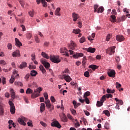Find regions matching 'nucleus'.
Wrapping results in <instances>:
<instances>
[{"label": "nucleus", "mask_w": 130, "mask_h": 130, "mask_svg": "<svg viewBox=\"0 0 130 130\" xmlns=\"http://www.w3.org/2000/svg\"><path fill=\"white\" fill-rule=\"evenodd\" d=\"M86 61H87V58L86 57V56H84L83 57V60L82 61V65L84 66L86 63Z\"/></svg>", "instance_id": "4c0bfd02"}, {"label": "nucleus", "mask_w": 130, "mask_h": 130, "mask_svg": "<svg viewBox=\"0 0 130 130\" xmlns=\"http://www.w3.org/2000/svg\"><path fill=\"white\" fill-rule=\"evenodd\" d=\"M8 49H12V44L9 43L7 45Z\"/></svg>", "instance_id": "774afa93"}, {"label": "nucleus", "mask_w": 130, "mask_h": 130, "mask_svg": "<svg viewBox=\"0 0 130 130\" xmlns=\"http://www.w3.org/2000/svg\"><path fill=\"white\" fill-rule=\"evenodd\" d=\"M14 82H15V78L14 77L13 78L12 76L10 80V83H11V84H13Z\"/></svg>", "instance_id": "e2e57ef3"}, {"label": "nucleus", "mask_w": 130, "mask_h": 130, "mask_svg": "<svg viewBox=\"0 0 130 130\" xmlns=\"http://www.w3.org/2000/svg\"><path fill=\"white\" fill-rule=\"evenodd\" d=\"M50 59L54 63H59V62H60V59H59V58L54 55H51L50 56Z\"/></svg>", "instance_id": "7ed1b4c3"}, {"label": "nucleus", "mask_w": 130, "mask_h": 130, "mask_svg": "<svg viewBox=\"0 0 130 130\" xmlns=\"http://www.w3.org/2000/svg\"><path fill=\"white\" fill-rule=\"evenodd\" d=\"M104 12V8L103 7H100L98 9L97 13H103Z\"/></svg>", "instance_id": "bb28decb"}, {"label": "nucleus", "mask_w": 130, "mask_h": 130, "mask_svg": "<svg viewBox=\"0 0 130 130\" xmlns=\"http://www.w3.org/2000/svg\"><path fill=\"white\" fill-rule=\"evenodd\" d=\"M89 68H90V69H92V70H93V71H95V70H97V69H98L99 67L96 65L91 64L89 66Z\"/></svg>", "instance_id": "a878e982"}, {"label": "nucleus", "mask_w": 130, "mask_h": 130, "mask_svg": "<svg viewBox=\"0 0 130 130\" xmlns=\"http://www.w3.org/2000/svg\"><path fill=\"white\" fill-rule=\"evenodd\" d=\"M91 93L89 91H86L84 94V98H87L88 96H90Z\"/></svg>", "instance_id": "58836bf2"}, {"label": "nucleus", "mask_w": 130, "mask_h": 130, "mask_svg": "<svg viewBox=\"0 0 130 130\" xmlns=\"http://www.w3.org/2000/svg\"><path fill=\"white\" fill-rule=\"evenodd\" d=\"M21 54L20 53V51L19 50H17L14 51L12 54V56L13 57H17V56H20Z\"/></svg>", "instance_id": "f3484780"}, {"label": "nucleus", "mask_w": 130, "mask_h": 130, "mask_svg": "<svg viewBox=\"0 0 130 130\" xmlns=\"http://www.w3.org/2000/svg\"><path fill=\"white\" fill-rule=\"evenodd\" d=\"M72 18H73L74 22H76L79 19V15L74 12L72 14Z\"/></svg>", "instance_id": "a211bd4d"}, {"label": "nucleus", "mask_w": 130, "mask_h": 130, "mask_svg": "<svg viewBox=\"0 0 130 130\" xmlns=\"http://www.w3.org/2000/svg\"><path fill=\"white\" fill-rule=\"evenodd\" d=\"M41 55L43 57H44V58H46L47 59H49V56H48V54H46V53L44 52H42Z\"/></svg>", "instance_id": "b1692460"}, {"label": "nucleus", "mask_w": 130, "mask_h": 130, "mask_svg": "<svg viewBox=\"0 0 130 130\" xmlns=\"http://www.w3.org/2000/svg\"><path fill=\"white\" fill-rule=\"evenodd\" d=\"M103 105V102H101V101H98L96 103V106L98 107H100Z\"/></svg>", "instance_id": "e433bc0d"}, {"label": "nucleus", "mask_w": 130, "mask_h": 130, "mask_svg": "<svg viewBox=\"0 0 130 130\" xmlns=\"http://www.w3.org/2000/svg\"><path fill=\"white\" fill-rule=\"evenodd\" d=\"M39 68L40 71H41V72H42V74H46V70H45V69H44V67L42 66V65L40 66Z\"/></svg>", "instance_id": "393cba45"}, {"label": "nucleus", "mask_w": 130, "mask_h": 130, "mask_svg": "<svg viewBox=\"0 0 130 130\" xmlns=\"http://www.w3.org/2000/svg\"><path fill=\"white\" fill-rule=\"evenodd\" d=\"M14 85H15L16 86H20V87H23V83L20 81L15 82Z\"/></svg>", "instance_id": "2f4dec72"}, {"label": "nucleus", "mask_w": 130, "mask_h": 130, "mask_svg": "<svg viewBox=\"0 0 130 130\" xmlns=\"http://www.w3.org/2000/svg\"><path fill=\"white\" fill-rule=\"evenodd\" d=\"M41 3L43 5V7L44 8H46L47 7V2L45 1V0H41Z\"/></svg>", "instance_id": "c756f323"}, {"label": "nucleus", "mask_w": 130, "mask_h": 130, "mask_svg": "<svg viewBox=\"0 0 130 130\" xmlns=\"http://www.w3.org/2000/svg\"><path fill=\"white\" fill-rule=\"evenodd\" d=\"M41 62H42V64L44 66L45 68L47 69L48 70L49 68H50V64L46 61V60L44 59H41Z\"/></svg>", "instance_id": "423d86ee"}, {"label": "nucleus", "mask_w": 130, "mask_h": 130, "mask_svg": "<svg viewBox=\"0 0 130 130\" xmlns=\"http://www.w3.org/2000/svg\"><path fill=\"white\" fill-rule=\"evenodd\" d=\"M41 91H42V88L41 87H39L37 89H35L33 93H32L31 94V98H32L33 99H35V98H37V97L39 96L40 94V92H41Z\"/></svg>", "instance_id": "f257e3e1"}, {"label": "nucleus", "mask_w": 130, "mask_h": 130, "mask_svg": "<svg viewBox=\"0 0 130 130\" xmlns=\"http://www.w3.org/2000/svg\"><path fill=\"white\" fill-rule=\"evenodd\" d=\"M103 113L107 115V116H110V113L108 110H106L103 111Z\"/></svg>", "instance_id": "ea45409f"}, {"label": "nucleus", "mask_w": 130, "mask_h": 130, "mask_svg": "<svg viewBox=\"0 0 130 130\" xmlns=\"http://www.w3.org/2000/svg\"><path fill=\"white\" fill-rule=\"evenodd\" d=\"M51 125L52 126H55L56 127H58V128H60L61 127V126L57 121L52 122Z\"/></svg>", "instance_id": "dca6fc26"}, {"label": "nucleus", "mask_w": 130, "mask_h": 130, "mask_svg": "<svg viewBox=\"0 0 130 130\" xmlns=\"http://www.w3.org/2000/svg\"><path fill=\"white\" fill-rule=\"evenodd\" d=\"M108 75L109 77H111V78H115V71L111 70L110 72H108Z\"/></svg>", "instance_id": "ddd939ff"}, {"label": "nucleus", "mask_w": 130, "mask_h": 130, "mask_svg": "<svg viewBox=\"0 0 130 130\" xmlns=\"http://www.w3.org/2000/svg\"><path fill=\"white\" fill-rule=\"evenodd\" d=\"M30 77V74H27L24 78L26 79V81H28V80L29 79V78Z\"/></svg>", "instance_id": "13d9d810"}, {"label": "nucleus", "mask_w": 130, "mask_h": 130, "mask_svg": "<svg viewBox=\"0 0 130 130\" xmlns=\"http://www.w3.org/2000/svg\"><path fill=\"white\" fill-rule=\"evenodd\" d=\"M44 96L45 97L46 101L48 100V94H47V92H45L44 93Z\"/></svg>", "instance_id": "3c124183"}, {"label": "nucleus", "mask_w": 130, "mask_h": 130, "mask_svg": "<svg viewBox=\"0 0 130 130\" xmlns=\"http://www.w3.org/2000/svg\"><path fill=\"white\" fill-rule=\"evenodd\" d=\"M126 17H127L128 18H130V14L123 15L121 17V20H119V22H121V21H124Z\"/></svg>", "instance_id": "4be33fe9"}, {"label": "nucleus", "mask_w": 130, "mask_h": 130, "mask_svg": "<svg viewBox=\"0 0 130 130\" xmlns=\"http://www.w3.org/2000/svg\"><path fill=\"white\" fill-rule=\"evenodd\" d=\"M84 54L82 53H76L73 55L74 58H79V57H84Z\"/></svg>", "instance_id": "9b49d317"}, {"label": "nucleus", "mask_w": 130, "mask_h": 130, "mask_svg": "<svg viewBox=\"0 0 130 130\" xmlns=\"http://www.w3.org/2000/svg\"><path fill=\"white\" fill-rule=\"evenodd\" d=\"M77 44L73 41H71V44L68 46L69 49H75Z\"/></svg>", "instance_id": "6e6552de"}, {"label": "nucleus", "mask_w": 130, "mask_h": 130, "mask_svg": "<svg viewBox=\"0 0 130 130\" xmlns=\"http://www.w3.org/2000/svg\"><path fill=\"white\" fill-rule=\"evenodd\" d=\"M62 77H63L61 78V80H63L64 79L66 82H68V83H70V82L72 81V78H71L69 75L62 74Z\"/></svg>", "instance_id": "0eeeda50"}, {"label": "nucleus", "mask_w": 130, "mask_h": 130, "mask_svg": "<svg viewBox=\"0 0 130 130\" xmlns=\"http://www.w3.org/2000/svg\"><path fill=\"white\" fill-rule=\"evenodd\" d=\"M111 19L110 20L113 22V23H115L116 22V17H115V15H111Z\"/></svg>", "instance_id": "cd10ccee"}, {"label": "nucleus", "mask_w": 130, "mask_h": 130, "mask_svg": "<svg viewBox=\"0 0 130 130\" xmlns=\"http://www.w3.org/2000/svg\"><path fill=\"white\" fill-rule=\"evenodd\" d=\"M106 95H104L101 99V102H104L106 100Z\"/></svg>", "instance_id": "37998d69"}, {"label": "nucleus", "mask_w": 130, "mask_h": 130, "mask_svg": "<svg viewBox=\"0 0 130 130\" xmlns=\"http://www.w3.org/2000/svg\"><path fill=\"white\" fill-rule=\"evenodd\" d=\"M85 98L84 100L86 104H89L90 103V100H89V99H88V98Z\"/></svg>", "instance_id": "69168bd1"}, {"label": "nucleus", "mask_w": 130, "mask_h": 130, "mask_svg": "<svg viewBox=\"0 0 130 130\" xmlns=\"http://www.w3.org/2000/svg\"><path fill=\"white\" fill-rule=\"evenodd\" d=\"M31 37H32V34H30V33L27 34L26 38L27 39H29V40L31 39Z\"/></svg>", "instance_id": "8fccbe9b"}, {"label": "nucleus", "mask_w": 130, "mask_h": 130, "mask_svg": "<svg viewBox=\"0 0 130 130\" xmlns=\"http://www.w3.org/2000/svg\"><path fill=\"white\" fill-rule=\"evenodd\" d=\"M115 48V46H113L109 49H107L106 52L107 54H109V55H112V54H114V52H115V51H114Z\"/></svg>", "instance_id": "39448f33"}, {"label": "nucleus", "mask_w": 130, "mask_h": 130, "mask_svg": "<svg viewBox=\"0 0 130 130\" xmlns=\"http://www.w3.org/2000/svg\"><path fill=\"white\" fill-rule=\"evenodd\" d=\"M116 87L117 88H120V87H121V84H120V83L117 82L116 83Z\"/></svg>", "instance_id": "bf43d9fd"}, {"label": "nucleus", "mask_w": 130, "mask_h": 130, "mask_svg": "<svg viewBox=\"0 0 130 130\" xmlns=\"http://www.w3.org/2000/svg\"><path fill=\"white\" fill-rule=\"evenodd\" d=\"M26 67H27V63H26L25 62H23V63L20 65L19 68L22 70V69H23V68H26Z\"/></svg>", "instance_id": "c85d7f7f"}, {"label": "nucleus", "mask_w": 130, "mask_h": 130, "mask_svg": "<svg viewBox=\"0 0 130 130\" xmlns=\"http://www.w3.org/2000/svg\"><path fill=\"white\" fill-rule=\"evenodd\" d=\"M12 77L14 79H18V78L20 77V75H19V74H18V71H17L16 70H14Z\"/></svg>", "instance_id": "4468645a"}, {"label": "nucleus", "mask_w": 130, "mask_h": 130, "mask_svg": "<svg viewBox=\"0 0 130 130\" xmlns=\"http://www.w3.org/2000/svg\"><path fill=\"white\" fill-rule=\"evenodd\" d=\"M18 2L20 4L22 8H24V7H25V1H24V0H18Z\"/></svg>", "instance_id": "c9c22d12"}, {"label": "nucleus", "mask_w": 130, "mask_h": 130, "mask_svg": "<svg viewBox=\"0 0 130 130\" xmlns=\"http://www.w3.org/2000/svg\"><path fill=\"white\" fill-rule=\"evenodd\" d=\"M60 53H64L66 56H70L69 53L67 52V48H63L60 50Z\"/></svg>", "instance_id": "2eb2a0df"}, {"label": "nucleus", "mask_w": 130, "mask_h": 130, "mask_svg": "<svg viewBox=\"0 0 130 130\" xmlns=\"http://www.w3.org/2000/svg\"><path fill=\"white\" fill-rule=\"evenodd\" d=\"M86 41V39L84 37H82V38H80V40L79 41V42L80 43H84Z\"/></svg>", "instance_id": "a19ab883"}, {"label": "nucleus", "mask_w": 130, "mask_h": 130, "mask_svg": "<svg viewBox=\"0 0 130 130\" xmlns=\"http://www.w3.org/2000/svg\"><path fill=\"white\" fill-rule=\"evenodd\" d=\"M10 112L11 114H15L16 112V108H15V106L10 107Z\"/></svg>", "instance_id": "5701e85b"}, {"label": "nucleus", "mask_w": 130, "mask_h": 130, "mask_svg": "<svg viewBox=\"0 0 130 130\" xmlns=\"http://www.w3.org/2000/svg\"><path fill=\"white\" fill-rule=\"evenodd\" d=\"M10 93L12 99H15V98H16V93H15V91H14V89H11L10 90Z\"/></svg>", "instance_id": "412c9836"}, {"label": "nucleus", "mask_w": 130, "mask_h": 130, "mask_svg": "<svg viewBox=\"0 0 130 130\" xmlns=\"http://www.w3.org/2000/svg\"><path fill=\"white\" fill-rule=\"evenodd\" d=\"M84 112L85 114L86 115H87V116H89V115H90V112H89L88 111L84 110Z\"/></svg>", "instance_id": "338daca9"}, {"label": "nucleus", "mask_w": 130, "mask_h": 130, "mask_svg": "<svg viewBox=\"0 0 130 130\" xmlns=\"http://www.w3.org/2000/svg\"><path fill=\"white\" fill-rule=\"evenodd\" d=\"M115 60L117 63H119V61H120V58H119V56H116Z\"/></svg>", "instance_id": "de8ad7c7"}, {"label": "nucleus", "mask_w": 130, "mask_h": 130, "mask_svg": "<svg viewBox=\"0 0 130 130\" xmlns=\"http://www.w3.org/2000/svg\"><path fill=\"white\" fill-rule=\"evenodd\" d=\"M71 71L68 69H66L64 71L62 72V75H64V74H70Z\"/></svg>", "instance_id": "79ce46f5"}, {"label": "nucleus", "mask_w": 130, "mask_h": 130, "mask_svg": "<svg viewBox=\"0 0 130 130\" xmlns=\"http://www.w3.org/2000/svg\"><path fill=\"white\" fill-rule=\"evenodd\" d=\"M28 120V119L27 118H25L24 116H21L20 118H19L18 119V122L20 124H21V125H26V123L25 121H27Z\"/></svg>", "instance_id": "20e7f679"}, {"label": "nucleus", "mask_w": 130, "mask_h": 130, "mask_svg": "<svg viewBox=\"0 0 130 130\" xmlns=\"http://www.w3.org/2000/svg\"><path fill=\"white\" fill-rule=\"evenodd\" d=\"M27 125L28 126H33V122H32V121H29L27 122Z\"/></svg>", "instance_id": "5fc2aeb1"}, {"label": "nucleus", "mask_w": 130, "mask_h": 130, "mask_svg": "<svg viewBox=\"0 0 130 130\" xmlns=\"http://www.w3.org/2000/svg\"><path fill=\"white\" fill-rule=\"evenodd\" d=\"M31 60H32V61H34V60H35V59H36V57L35 56V54H31Z\"/></svg>", "instance_id": "052dcab7"}, {"label": "nucleus", "mask_w": 130, "mask_h": 130, "mask_svg": "<svg viewBox=\"0 0 130 130\" xmlns=\"http://www.w3.org/2000/svg\"><path fill=\"white\" fill-rule=\"evenodd\" d=\"M44 110H45V104L44 103H41L40 107V112L42 113Z\"/></svg>", "instance_id": "aec40b11"}, {"label": "nucleus", "mask_w": 130, "mask_h": 130, "mask_svg": "<svg viewBox=\"0 0 130 130\" xmlns=\"http://www.w3.org/2000/svg\"><path fill=\"white\" fill-rule=\"evenodd\" d=\"M81 32V29L77 28L76 29H73V33H74L75 34H79Z\"/></svg>", "instance_id": "72a5a7b5"}, {"label": "nucleus", "mask_w": 130, "mask_h": 130, "mask_svg": "<svg viewBox=\"0 0 130 130\" xmlns=\"http://www.w3.org/2000/svg\"><path fill=\"white\" fill-rule=\"evenodd\" d=\"M116 39L117 41L119 42H121L124 40V37L121 35H118L116 36Z\"/></svg>", "instance_id": "1a4fd4ad"}, {"label": "nucleus", "mask_w": 130, "mask_h": 130, "mask_svg": "<svg viewBox=\"0 0 130 130\" xmlns=\"http://www.w3.org/2000/svg\"><path fill=\"white\" fill-rule=\"evenodd\" d=\"M37 75V72H36L35 70H32L30 72V76L32 77H36Z\"/></svg>", "instance_id": "7c9ffc66"}, {"label": "nucleus", "mask_w": 130, "mask_h": 130, "mask_svg": "<svg viewBox=\"0 0 130 130\" xmlns=\"http://www.w3.org/2000/svg\"><path fill=\"white\" fill-rule=\"evenodd\" d=\"M73 103V105L74 106V108H77L78 105H77V102H76V101H74Z\"/></svg>", "instance_id": "6e6d98bb"}, {"label": "nucleus", "mask_w": 130, "mask_h": 130, "mask_svg": "<svg viewBox=\"0 0 130 130\" xmlns=\"http://www.w3.org/2000/svg\"><path fill=\"white\" fill-rule=\"evenodd\" d=\"M26 94H33V90L30 88H27L26 91Z\"/></svg>", "instance_id": "473e14b6"}, {"label": "nucleus", "mask_w": 130, "mask_h": 130, "mask_svg": "<svg viewBox=\"0 0 130 130\" xmlns=\"http://www.w3.org/2000/svg\"><path fill=\"white\" fill-rule=\"evenodd\" d=\"M34 13H35V12L33 10L28 12V14H29L30 17H34Z\"/></svg>", "instance_id": "09e8293b"}, {"label": "nucleus", "mask_w": 130, "mask_h": 130, "mask_svg": "<svg viewBox=\"0 0 130 130\" xmlns=\"http://www.w3.org/2000/svg\"><path fill=\"white\" fill-rule=\"evenodd\" d=\"M84 75L86 78H89V77H90V73L88 71L84 72Z\"/></svg>", "instance_id": "49530a36"}, {"label": "nucleus", "mask_w": 130, "mask_h": 130, "mask_svg": "<svg viewBox=\"0 0 130 130\" xmlns=\"http://www.w3.org/2000/svg\"><path fill=\"white\" fill-rule=\"evenodd\" d=\"M106 96L108 99L109 98H112L113 95L111 94H106Z\"/></svg>", "instance_id": "680f3d73"}, {"label": "nucleus", "mask_w": 130, "mask_h": 130, "mask_svg": "<svg viewBox=\"0 0 130 130\" xmlns=\"http://www.w3.org/2000/svg\"><path fill=\"white\" fill-rule=\"evenodd\" d=\"M3 113H4V107L3 106L0 105V114L2 115Z\"/></svg>", "instance_id": "a18cd8bd"}, {"label": "nucleus", "mask_w": 130, "mask_h": 130, "mask_svg": "<svg viewBox=\"0 0 130 130\" xmlns=\"http://www.w3.org/2000/svg\"><path fill=\"white\" fill-rule=\"evenodd\" d=\"M35 39L37 43H39V42H40V40L39 39V38H38V36H36L35 38Z\"/></svg>", "instance_id": "603ef678"}, {"label": "nucleus", "mask_w": 130, "mask_h": 130, "mask_svg": "<svg viewBox=\"0 0 130 130\" xmlns=\"http://www.w3.org/2000/svg\"><path fill=\"white\" fill-rule=\"evenodd\" d=\"M15 45H16V46H18V47H21V46H22V43H21V42H20V41L18 39V38H15Z\"/></svg>", "instance_id": "6ab92c4d"}, {"label": "nucleus", "mask_w": 130, "mask_h": 130, "mask_svg": "<svg viewBox=\"0 0 130 130\" xmlns=\"http://www.w3.org/2000/svg\"><path fill=\"white\" fill-rule=\"evenodd\" d=\"M40 123H41V125H42L44 127H46V126H47V124H46V123H45V122H44L43 121H41Z\"/></svg>", "instance_id": "4d7b16f0"}, {"label": "nucleus", "mask_w": 130, "mask_h": 130, "mask_svg": "<svg viewBox=\"0 0 130 130\" xmlns=\"http://www.w3.org/2000/svg\"><path fill=\"white\" fill-rule=\"evenodd\" d=\"M60 117L61 121H63V122H67L68 121V118L67 117V116H66L65 113H62V115H60Z\"/></svg>", "instance_id": "9d476101"}, {"label": "nucleus", "mask_w": 130, "mask_h": 130, "mask_svg": "<svg viewBox=\"0 0 130 130\" xmlns=\"http://www.w3.org/2000/svg\"><path fill=\"white\" fill-rule=\"evenodd\" d=\"M70 111L73 115H76V114H77V111L74 109H70Z\"/></svg>", "instance_id": "c03bdc74"}, {"label": "nucleus", "mask_w": 130, "mask_h": 130, "mask_svg": "<svg viewBox=\"0 0 130 130\" xmlns=\"http://www.w3.org/2000/svg\"><path fill=\"white\" fill-rule=\"evenodd\" d=\"M9 104L10 105V107H13V106H15V105H14V103L13 102L9 101Z\"/></svg>", "instance_id": "0e129e2a"}, {"label": "nucleus", "mask_w": 130, "mask_h": 130, "mask_svg": "<svg viewBox=\"0 0 130 130\" xmlns=\"http://www.w3.org/2000/svg\"><path fill=\"white\" fill-rule=\"evenodd\" d=\"M85 50H86V51H87V52H90V53H94V52L96 51V48L89 47L88 48H85Z\"/></svg>", "instance_id": "f8f14e48"}, {"label": "nucleus", "mask_w": 130, "mask_h": 130, "mask_svg": "<svg viewBox=\"0 0 130 130\" xmlns=\"http://www.w3.org/2000/svg\"><path fill=\"white\" fill-rule=\"evenodd\" d=\"M50 100H51V102H52V103H54V102H55V101H56L55 99L54 98V96H51Z\"/></svg>", "instance_id": "864d4df0"}, {"label": "nucleus", "mask_w": 130, "mask_h": 130, "mask_svg": "<svg viewBox=\"0 0 130 130\" xmlns=\"http://www.w3.org/2000/svg\"><path fill=\"white\" fill-rule=\"evenodd\" d=\"M114 92H115V90H114V89L111 90L109 88H108L107 89V93H108L110 94H113V93H114Z\"/></svg>", "instance_id": "f704fd0d"}, {"label": "nucleus", "mask_w": 130, "mask_h": 130, "mask_svg": "<svg viewBox=\"0 0 130 130\" xmlns=\"http://www.w3.org/2000/svg\"><path fill=\"white\" fill-rule=\"evenodd\" d=\"M45 103L46 104V107L50 111H51V110H53V109H54V106L53 105H51V104L50 103V101L49 100H47L45 102Z\"/></svg>", "instance_id": "f03ea898"}]
</instances>
